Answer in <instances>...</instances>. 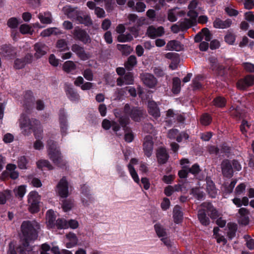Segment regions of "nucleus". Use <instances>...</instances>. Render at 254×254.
I'll use <instances>...</instances> for the list:
<instances>
[{
    "instance_id": "nucleus-1",
    "label": "nucleus",
    "mask_w": 254,
    "mask_h": 254,
    "mask_svg": "<svg viewBox=\"0 0 254 254\" xmlns=\"http://www.w3.org/2000/svg\"><path fill=\"white\" fill-rule=\"evenodd\" d=\"M23 240L34 241L38 238L40 226L35 220L24 221L21 225Z\"/></svg>"
},
{
    "instance_id": "nucleus-2",
    "label": "nucleus",
    "mask_w": 254,
    "mask_h": 254,
    "mask_svg": "<svg viewBox=\"0 0 254 254\" xmlns=\"http://www.w3.org/2000/svg\"><path fill=\"white\" fill-rule=\"evenodd\" d=\"M20 127L24 129V134L28 135L29 130L32 129L35 133L36 138L40 137V134L43 131L40 122L35 119H30L27 116L22 115L19 120Z\"/></svg>"
},
{
    "instance_id": "nucleus-3",
    "label": "nucleus",
    "mask_w": 254,
    "mask_h": 254,
    "mask_svg": "<svg viewBox=\"0 0 254 254\" xmlns=\"http://www.w3.org/2000/svg\"><path fill=\"white\" fill-rule=\"evenodd\" d=\"M40 197L36 191L31 192L28 195V209L32 213H36L39 210Z\"/></svg>"
},
{
    "instance_id": "nucleus-4",
    "label": "nucleus",
    "mask_w": 254,
    "mask_h": 254,
    "mask_svg": "<svg viewBox=\"0 0 254 254\" xmlns=\"http://www.w3.org/2000/svg\"><path fill=\"white\" fill-rule=\"evenodd\" d=\"M124 112L126 114H129L130 118L135 122H139L143 117L144 111L136 107L130 108L128 104L124 107Z\"/></svg>"
},
{
    "instance_id": "nucleus-5",
    "label": "nucleus",
    "mask_w": 254,
    "mask_h": 254,
    "mask_svg": "<svg viewBox=\"0 0 254 254\" xmlns=\"http://www.w3.org/2000/svg\"><path fill=\"white\" fill-rule=\"evenodd\" d=\"M49 158L53 163L59 167H62L65 165V162L63 159L61 153L58 149L48 151Z\"/></svg>"
},
{
    "instance_id": "nucleus-6",
    "label": "nucleus",
    "mask_w": 254,
    "mask_h": 254,
    "mask_svg": "<svg viewBox=\"0 0 254 254\" xmlns=\"http://www.w3.org/2000/svg\"><path fill=\"white\" fill-rule=\"evenodd\" d=\"M72 33L75 39L80 40L84 44L91 42V39L87 32L78 26L74 28Z\"/></svg>"
},
{
    "instance_id": "nucleus-7",
    "label": "nucleus",
    "mask_w": 254,
    "mask_h": 254,
    "mask_svg": "<svg viewBox=\"0 0 254 254\" xmlns=\"http://www.w3.org/2000/svg\"><path fill=\"white\" fill-rule=\"evenodd\" d=\"M56 191L62 197L65 198L68 196V183L65 177H63L58 184Z\"/></svg>"
},
{
    "instance_id": "nucleus-8",
    "label": "nucleus",
    "mask_w": 254,
    "mask_h": 254,
    "mask_svg": "<svg viewBox=\"0 0 254 254\" xmlns=\"http://www.w3.org/2000/svg\"><path fill=\"white\" fill-rule=\"evenodd\" d=\"M153 148V142L152 137L147 135L144 138L143 142V149L145 155L149 157L151 156Z\"/></svg>"
},
{
    "instance_id": "nucleus-9",
    "label": "nucleus",
    "mask_w": 254,
    "mask_h": 254,
    "mask_svg": "<svg viewBox=\"0 0 254 254\" xmlns=\"http://www.w3.org/2000/svg\"><path fill=\"white\" fill-rule=\"evenodd\" d=\"M141 78L145 85L150 88L154 87L157 83L156 78L152 74L149 73L142 74Z\"/></svg>"
},
{
    "instance_id": "nucleus-10",
    "label": "nucleus",
    "mask_w": 254,
    "mask_h": 254,
    "mask_svg": "<svg viewBox=\"0 0 254 254\" xmlns=\"http://www.w3.org/2000/svg\"><path fill=\"white\" fill-rule=\"evenodd\" d=\"M222 174L226 177L231 178L233 174V169L230 161L228 159L224 160L221 164Z\"/></svg>"
},
{
    "instance_id": "nucleus-11",
    "label": "nucleus",
    "mask_w": 254,
    "mask_h": 254,
    "mask_svg": "<svg viewBox=\"0 0 254 254\" xmlns=\"http://www.w3.org/2000/svg\"><path fill=\"white\" fill-rule=\"evenodd\" d=\"M34 50L35 51V57L39 59L46 55L49 50L48 46L44 43L39 42L35 44Z\"/></svg>"
},
{
    "instance_id": "nucleus-12",
    "label": "nucleus",
    "mask_w": 254,
    "mask_h": 254,
    "mask_svg": "<svg viewBox=\"0 0 254 254\" xmlns=\"http://www.w3.org/2000/svg\"><path fill=\"white\" fill-rule=\"evenodd\" d=\"M75 19L79 23L84 24L85 26L92 25V21L90 16L82 11H79Z\"/></svg>"
},
{
    "instance_id": "nucleus-13",
    "label": "nucleus",
    "mask_w": 254,
    "mask_h": 254,
    "mask_svg": "<svg viewBox=\"0 0 254 254\" xmlns=\"http://www.w3.org/2000/svg\"><path fill=\"white\" fill-rule=\"evenodd\" d=\"M213 26L217 29H226L229 28L232 24V21L230 19L223 20L219 18H216L213 23Z\"/></svg>"
},
{
    "instance_id": "nucleus-14",
    "label": "nucleus",
    "mask_w": 254,
    "mask_h": 254,
    "mask_svg": "<svg viewBox=\"0 0 254 254\" xmlns=\"http://www.w3.org/2000/svg\"><path fill=\"white\" fill-rule=\"evenodd\" d=\"M146 33L149 37L155 38L163 35L164 34V29L161 26L156 28L153 26H150L148 28Z\"/></svg>"
},
{
    "instance_id": "nucleus-15",
    "label": "nucleus",
    "mask_w": 254,
    "mask_h": 254,
    "mask_svg": "<svg viewBox=\"0 0 254 254\" xmlns=\"http://www.w3.org/2000/svg\"><path fill=\"white\" fill-rule=\"evenodd\" d=\"M72 52L75 53L77 56L82 60H87L89 57L85 53L84 48L76 44H73L71 47Z\"/></svg>"
},
{
    "instance_id": "nucleus-16",
    "label": "nucleus",
    "mask_w": 254,
    "mask_h": 254,
    "mask_svg": "<svg viewBox=\"0 0 254 254\" xmlns=\"http://www.w3.org/2000/svg\"><path fill=\"white\" fill-rule=\"evenodd\" d=\"M0 54L4 57H11L14 56L15 54V50L14 48L9 45H3L0 49Z\"/></svg>"
},
{
    "instance_id": "nucleus-17",
    "label": "nucleus",
    "mask_w": 254,
    "mask_h": 254,
    "mask_svg": "<svg viewBox=\"0 0 254 254\" xmlns=\"http://www.w3.org/2000/svg\"><path fill=\"white\" fill-rule=\"evenodd\" d=\"M166 49L169 51H181L184 49V46L179 41L172 40L169 41L166 46Z\"/></svg>"
},
{
    "instance_id": "nucleus-18",
    "label": "nucleus",
    "mask_w": 254,
    "mask_h": 254,
    "mask_svg": "<svg viewBox=\"0 0 254 254\" xmlns=\"http://www.w3.org/2000/svg\"><path fill=\"white\" fill-rule=\"evenodd\" d=\"M62 11L68 18L70 19H75L79 11L76 10V8H73L70 5L64 6L63 8Z\"/></svg>"
},
{
    "instance_id": "nucleus-19",
    "label": "nucleus",
    "mask_w": 254,
    "mask_h": 254,
    "mask_svg": "<svg viewBox=\"0 0 254 254\" xmlns=\"http://www.w3.org/2000/svg\"><path fill=\"white\" fill-rule=\"evenodd\" d=\"M38 17L40 22L43 24H50L53 22L52 14L49 11L39 13L38 15Z\"/></svg>"
},
{
    "instance_id": "nucleus-20",
    "label": "nucleus",
    "mask_w": 254,
    "mask_h": 254,
    "mask_svg": "<svg viewBox=\"0 0 254 254\" xmlns=\"http://www.w3.org/2000/svg\"><path fill=\"white\" fill-rule=\"evenodd\" d=\"M157 157L160 164H164L167 162L169 155L165 148H161L158 150Z\"/></svg>"
},
{
    "instance_id": "nucleus-21",
    "label": "nucleus",
    "mask_w": 254,
    "mask_h": 254,
    "mask_svg": "<svg viewBox=\"0 0 254 254\" xmlns=\"http://www.w3.org/2000/svg\"><path fill=\"white\" fill-rule=\"evenodd\" d=\"M203 208H206L208 212H210V216L212 219H216L219 216L217 211L213 207L212 205L207 202H203L201 204Z\"/></svg>"
},
{
    "instance_id": "nucleus-22",
    "label": "nucleus",
    "mask_w": 254,
    "mask_h": 254,
    "mask_svg": "<svg viewBox=\"0 0 254 254\" xmlns=\"http://www.w3.org/2000/svg\"><path fill=\"white\" fill-rule=\"evenodd\" d=\"M62 34V32L57 27H51L45 29L40 34L43 37H49L52 35H58Z\"/></svg>"
},
{
    "instance_id": "nucleus-23",
    "label": "nucleus",
    "mask_w": 254,
    "mask_h": 254,
    "mask_svg": "<svg viewBox=\"0 0 254 254\" xmlns=\"http://www.w3.org/2000/svg\"><path fill=\"white\" fill-rule=\"evenodd\" d=\"M148 112L149 114L154 117H158L160 115L159 108L154 101H149L148 104Z\"/></svg>"
},
{
    "instance_id": "nucleus-24",
    "label": "nucleus",
    "mask_w": 254,
    "mask_h": 254,
    "mask_svg": "<svg viewBox=\"0 0 254 254\" xmlns=\"http://www.w3.org/2000/svg\"><path fill=\"white\" fill-rule=\"evenodd\" d=\"M56 215L54 211L52 210H49L47 211L46 214V219L48 223V226L52 228L55 225Z\"/></svg>"
},
{
    "instance_id": "nucleus-25",
    "label": "nucleus",
    "mask_w": 254,
    "mask_h": 254,
    "mask_svg": "<svg viewBox=\"0 0 254 254\" xmlns=\"http://www.w3.org/2000/svg\"><path fill=\"white\" fill-rule=\"evenodd\" d=\"M198 218L200 222L204 226H207L209 224V219L207 217L204 209H201L198 211Z\"/></svg>"
},
{
    "instance_id": "nucleus-26",
    "label": "nucleus",
    "mask_w": 254,
    "mask_h": 254,
    "mask_svg": "<svg viewBox=\"0 0 254 254\" xmlns=\"http://www.w3.org/2000/svg\"><path fill=\"white\" fill-rule=\"evenodd\" d=\"M137 64L136 58L134 55L129 56L127 62L125 64L126 69L128 71L132 70L133 67Z\"/></svg>"
},
{
    "instance_id": "nucleus-27",
    "label": "nucleus",
    "mask_w": 254,
    "mask_h": 254,
    "mask_svg": "<svg viewBox=\"0 0 254 254\" xmlns=\"http://www.w3.org/2000/svg\"><path fill=\"white\" fill-rule=\"evenodd\" d=\"M66 236V238L70 241L69 243L66 244V247L67 248H70L77 245L78 239L75 234L74 233H69L67 234Z\"/></svg>"
},
{
    "instance_id": "nucleus-28",
    "label": "nucleus",
    "mask_w": 254,
    "mask_h": 254,
    "mask_svg": "<svg viewBox=\"0 0 254 254\" xmlns=\"http://www.w3.org/2000/svg\"><path fill=\"white\" fill-rule=\"evenodd\" d=\"M117 47L123 55L126 56L128 55L133 51L132 48L127 45L118 44Z\"/></svg>"
},
{
    "instance_id": "nucleus-29",
    "label": "nucleus",
    "mask_w": 254,
    "mask_h": 254,
    "mask_svg": "<svg viewBox=\"0 0 254 254\" xmlns=\"http://www.w3.org/2000/svg\"><path fill=\"white\" fill-rule=\"evenodd\" d=\"M206 189L210 196L212 198L215 197L217 193V190H216L214 184L212 181H207Z\"/></svg>"
},
{
    "instance_id": "nucleus-30",
    "label": "nucleus",
    "mask_w": 254,
    "mask_h": 254,
    "mask_svg": "<svg viewBox=\"0 0 254 254\" xmlns=\"http://www.w3.org/2000/svg\"><path fill=\"white\" fill-rule=\"evenodd\" d=\"M183 213L181 211V208L178 205L175 206L173 209V217L175 223H179L182 219Z\"/></svg>"
},
{
    "instance_id": "nucleus-31",
    "label": "nucleus",
    "mask_w": 254,
    "mask_h": 254,
    "mask_svg": "<svg viewBox=\"0 0 254 254\" xmlns=\"http://www.w3.org/2000/svg\"><path fill=\"white\" fill-rule=\"evenodd\" d=\"M231 114L234 117L241 119L245 116V112L243 111L240 107H237L236 108L231 107Z\"/></svg>"
},
{
    "instance_id": "nucleus-32",
    "label": "nucleus",
    "mask_w": 254,
    "mask_h": 254,
    "mask_svg": "<svg viewBox=\"0 0 254 254\" xmlns=\"http://www.w3.org/2000/svg\"><path fill=\"white\" fill-rule=\"evenodd\" d=\"M76 67V66L74 63L71 61L65 62L63 65V70L67 73H69L75 69Z\"/></svg>"
},
{
    "instance_id": "nucleus-33",
    "label": "nucleus",
    "mask_w": 254,
    "mask_h": 254,
    "mask_svg": "<svg viewBox=\"0 0 254 254\" xmlns=\"http://www.w3.org/2000/svg\"><path fill=\"white\" fill-rule=\"evenodd\" d=\"M181 90V80L178 77L173 79L172 92L174 94H178Z\"/></svg>"
},
{
    "instance_id": "nucleus-34",
    "label": "nucleus",
    "mask_w": 254,
    "mask_h": 254,
    "mask_svg": "<svg viewBox=\"0 0 254 254\" xmlns=\"http://www.w3.org/2000/svg\"><path fill=\"white\" fill-rule=\"evenodd\" d=\"M66 94L71 100H77L79 99V95L73 88L68 87L66 89Z\"/></svg>"
},
{
    "instance_id": "nucleus-35",
    "label": "nucleus",
    "mask_w": 254,
    "mask_h": 254,
    "mask_svg": "<svg viewBox=\"0 0 254 254\" xmlns=\"http://www.w3.org/2000/svg\"><path fill=\"white\" fill-rule=\"evenodd\" d=\"M56 47L59 49L61 51L68 50L67 42L65 39H61L57 41Z\"/></svg>"
},
{
    "instance_id": "nucleus-36",
    "label": "nucleus",
    "mask_w": 254,
    "mask_h": 254,
    "mask_svg": "<svg viewBox=\"0 0 254 254\" xmlns=\"http://www.w3.org/2000/svg\"><path fill=\"white\" fill-rule=\"evenodd\" d=\"M37 167L39 168H41L44 167H47L49 170L54 169V167L50 163V162L47 160H39L37 162Z\"/></svg>"
},
{
    "instance_id": "nucleus-37",
    "label": "nucleus",
    "mask_w": 254,
    "mask_h": 254,
    "mask_svg": "<svg viewBox=\"0 0 254 254\" xmlns=\"http://www.w3.org/2000/svg\"><path fill=\"white\" fill-rule=\"evenodd\" d=\"M178 23L180 24L181 30L187 29L194 24L191 20L188 18H185L183 21L179 22Z\"/></svg>"
},
{
    "instance_id": "nucleus-38",
    "label": "nucleus",
    "mask_w": 254,
    "mask_h": 254,
    "mask_svg": "<svg viewBox=\"0 0 254 254\" xmlns=\"http://www.w3.org/2000/svg\"><path fill=\"white\" fill-rule=\"evenodd\" d=\"M118 121L121 126L124 128L125 131L127 132L128 129V127H127V125L129 123V121L128 117L127 116L119 117Z\"/></svg>"
},
{
    "instance_id": "nucleus-39",
    "label": "nucleus",
    "mask_w": 254,
    "mask_h": 254,
    "mask_svg": "<svg viewBox=\"0 0 254 254\" xmlns=\"http://www.w3.org/2000/svg\"><path fill=\"white\" fill-rule=\"evenodd\" d=\"M228 226L229 228V231L228 232V236L230 239H232L236 235V232L237 231V226L236 225L234 224L229 223L228 224Z\"/></svg>"
},
{
    "instance_id": "nucleus-40",
    "label": "nucleus",
    "mask_w": 254,
    "mask_h": 254,
    "mask_svg": "<svg viewBox=\"0 0 254 254\" xmlns=\"http://www.w3.org/2000/svg\"><path fill=\"white\" fill-rule=\"evenodd\" d=\"M23 242L22 243V244L21 246L19 247L20 249V253H21V250H23L24 252L23 253L24 254H26L25 252H30L32 251V248L29 245V242L31 241H26V240H23Z\"/></svg>"
},
{
    "instance_id": "nucleus-41",
    "label": "nucleus",
    "mask_w": 254,
    "mask_h": 254,
    "mask_svg": "<svg viewBox=\"0 0 254 254\" xmlns=\"http://www.w3.org/2000/svg\"><path fill=\"white\" fill-rule=\"evenodd\" d=\"M28 161L24 156L20 157L17 161L18 167L21 169H25L27 168L26 165Z\"/></svg>"
},
{
    "instance_id": "nucleus-42",
    "label": "nucleus",
    "mask_w": 254,
    "mask_h": 254,
    "mask_svg": "<svg viewBox=\"0 0 254 254\" xmlns=\"http://www.w3.org/2000/svg\"><path fill=\"white\" fill-rule=\"evenodd\" d=\"M155 229L159 237H165L167 236V234L166 230L164 229L160 224H156L155 225Z\"/></svg>"
},
{
    "instance_id": "nucleus-43",
    "label": "nucleus",
    "mask_w": 254,
    "mask_h": 254,
    "mask_svg": "<svg viewBox=\"0 0 254 254\" xmlns=\"http://www.w3.org/2000/svg\"><path fill=\"white\" fill-rule=\"evenodd\" d=\"M133 40V37L130 34L126 35L121 34L118 36V40L120 42H126L131 41Z\"/></svg>"
},
{
    "instance_id": "nucleus-44",
    "label": "nucleus",
    "mask_w": 254,
    "mask_h": 254,
    "mask_svg": "<svg viewBox=\"0 0 254 254\" xmlns=\"http://www.w3.org/2000/svg\"><path fill=\"white\" fill-rule=\"evenodd\" d=\"M19 31L23 34H32L31 27L26 24H22L19 27Z\"/></svg>"
},
{
    "instance_id": "nucleus-45",
    "label": "nucleus",
    "mask_w": 254,
    "mask_h": 254,
    "mask_svg": "<svg viewBox=\"0 0 254 254\" xmlns=\"http://www.w3.org/2000/svg\"><path fill=\"white\" fill-rule=\"evenodd\" d=\"M10 195V192L9 190H5L0 192V204H3L6 202V199Z\"/></svg>"
},
{
    "instance_id": "nucleus-46",
    "label": "nucleus",
    "mask_w": 254,
    "mask_h": 254,
    "mask_svg": "<svg viewBox=\"0 0 254 254\" xmlns=\"http://www.w3.org/2000/svg\"><path fill=\"white\" fill-rule=\"evenodd\" d=\"M214 105L218 107H223L225 105L226 100L221 97H218L213 100Z\"/></svg>"
},
{
    "instance_id": "nucleus-47",
    "label": "nucleus",
    "mask_w": 254,
    "mask_h": 254,
    "mask_svg": "<svg viewBox=\"0 0 254 254\" xmlns=\"http://www.w3.org/2000/svg\"><path fill=\"white\" fill-rule=\"evenodd\" d=\"M15 195L20 197H23L26 192V188L25 186H20L17 189L14 190Z\"/></svg>"
},
{
    "instance_id": "nucleus-48",
    "label": "nucleus",
    "mask_w": 254,
    "mask_h": 254,
    "mask_svg": "<svg viewBox=\"0 0 254 254\" xmlns=\"http://www.w3.org/2000/svg\"><path fill=\"white\" fill-rule=\"evenodd\" d=\"M191 193L198 200H201L204 195L203 191H200L197 188L192 189L191 190Z\"/></svg>"
},
{
    "instance_id": "nucleus-49",
    "label": "nucleus",
    "mask_w": 254,
    "mask_h": 254,
    "mask_svg": "<svg viewBox=\"0 0 254 254\" xmlns=\"http://www.w3.org/2000/svg\"><path fill=\"white\" fill-rule=\"evenodd\" d=\"M56 226L59 229H65L68 228L67 222L62 219H59L56 221Z\"/></svg>"
},
{
    "instance_id": "nucleus-50",
    "label": "nucleus",
    "mask_w": 254,
    "mask_h": 254,
    "mask_svg": "<svg viewBox=\"0 0 254 254\" xmlns=\"http://www.w3.org/2000/svg\"><path fill=\"white\" fill-rule=\"evenodd\" d=\"M128 168L129 170L130 173L134 181L136 182V183H138L139 181V179L133 167L131 165H130V164H129L128 165Z\"/></svg>"
},
{
    "instance_id": "nucleus-51",
    "label": "nucleus",
    "mask_w": 254,
    "mask_h": 254,
    "mask_svg": "<svg viewBox=\"0 0 254 254\" xmlns=\"http://www.w3.org/2000/svg\"><path fill=\"white\" fill-rule=\"evenodd\" d=\"M84 77L89 81H92L93 79V74L92 70L87 68L84 70L82 73Z\"/></svg>"
},
{
    "instance_id": "nucleus-52",
    "label": "nucleus",
    "mask_w": 254,
    "mask_h": 254,
    "mask_svg": "<svg viewBox=\"0 0 254 254\" xmlns=\"http://www.w3.org/2000/svg\"><path fill=\"white\" fill-rule=\"evenodd\" d=\"M73 206V203L70 200H64L63 201L62 208L64 211L70 210Z\"/></svg>"
},
{
    "instance_id": "nucleus-53",
    "label": "nucleus",
    "mask_w": 254,
    "mask_h": 254,
    "mask_svg": "<svg viewBox=\"0 0 254 254\" xmlns=\"http://www.w3.org/2000/svg\"><path fill=\"white\" fill-rule=\"evenodd\" d=\"M125 84L126 85L132 84L133 83V75L131 72L127 73L124 77Z\"/></svg>"
},
{
    "instance_id": "nucleus-54",
    "label": "nucleus",
    "mask_w": 254,
    "mask_h": 254,
    "mask_svg": "<svg viewBox=\"0 0 254 254\" xmlns=\"http://www.w3.org/2000/svg\"><path fill=\"white\" fill-rule=\"evenodd\" d=\"M178 8L169 9L168 12V19L171 22H174L177 20V17L174 11Z\"/></svg>"
},
{
    "instance_id": "nucleus-55",
    "label": "nucleus",
    "mask_w": 254,
    "mask_h": 254,
    "mask_svg": "<svg viewBox=\"0 0 254 254\" xmlns=\"http://www.w3.org/2000/svg\"><path fill=\"white\" fill-rule=\"evenodd\" d=\"M211 121V118L207 114H204L200 119V122L204 126L208 125L210 123Z\"/></svg>"
},
{
    "instance_id": "nucleus-56",
    "label": "nucleus",
    "mask_w": 254,
    "mask_h": 254,
    "mask_svg": "<svg viewBox=\"0 0 254 254\" xmlns=\"http://www.w3.org/2000/svg\"><path fill=\"white\" fill-rule=\"evenodd\" d=\"M18 21L16 18L12 17L7 21V25L11 28H15L17 27Z\"/></svg>"
},
{
    "instance_id": "nucleus-57",
    "label": "nucleus",
    "mask_w": 254,
    "mask_h": 254,
    "mask_svg": "<svg viewBox=\"0 0 254 254\" xmlns=\"http://www.w3.org/2000/svg\"><path fill=\"white\" fill-rule=\"evenodd\" d=\"M187 15L190 17V20L194 24L196 23V19L198 16V13L194 10H190L187 13Z\"/></svg>"
},
{
    "instance_id": "nucleus-58",
    "label": "nucleus",
    "mask_w": 254,
    "mask_h": 254,
    "mask_svg": "<svg viewBox=\"0 0 254 254\" xmlns=\"http://www.w3.org/2000/svg\"><path fill=\"white\" fill-rule=\"evenodd\" d=\"M225 40L229 44L232 45L235 40V36L231 33H228L225 36Z\"/></svg>"
},
{
    "instance_id": "nucleus-59",
    "label": "nucleus",
    "mask_w": 254,
    "mask_h": 254,
    "mask_svg": "<svg viewBox=\"0 0 254 254\" xmlns=\"http://www.w3.org/2000/svg\"><path fill=\"white\" fill-rule=\"evenodd\" d=\"M214 70L217 71V74L220 76H223L226 73V68L221 64H218Z\"/></svg>"
},
{
    "instance_id": "nucleus-60",
    "label": "nucleus",
    "mask_w": 254,
    "mask_h": 254,
    "mask_svg": "<svg viewBox=\"0 0 254 254\" xmlns=\"http://www.w3.org/2000/svg\"><path fill=\"white\" fill-rule=\"evenodd\" d=\"M143 129L144 132L148 133H153L155 131L152 125L149 123L145 124Z\"/></svg>"
},
{
    "instance_id": "nucleus-61",
    "label": "nucleus",
    "mask_w": 254,
    "mask_h": 254,
    "mask_svg": "<svg viewBox=\"0 0 254 254\" xmlns=\"http://www.w3.org/2000/svg\"><path fill=\"white\" fill-rule=\"evenodd\" d=\"M202 78L201 76H198L192 80V85L194 89H198L201 87V84L199 81Z\"/></svg>"
},
{
    "instance_id": "nucleus-62",
    "label": "nucleus",
    "mask_w": 254,
    "mask_h": 254,
    "mask_svg": "<svg viewBox=\"0 0 254 254\" xmlns=\"http://www.w3.org/2000/svg\"><path fill=\"white\" fill-rule=\"evenodd\" d=\"M237 87L240 90H245L248 86L244 78L241 79L236 83Z\"/></svg>"
},
{
    "instance_id": "nucleus-63",
    "label": "nucleus",
    "mask_w": 254,
    "mask_h": 254,
    "mask_svg": "<svg viewBox=\"0 0 254 254\" xmlns=\"http://www.w3.org/2000/svg\"><path fill=\"white\" fill-rule=\"evenodd\" d=\"M247 85L248 87L252 86L254 84V76L252 75H248L245 78Z\"/></svg>"
},
{
    "instance_id": "nucleus-64",
    "label": "nucleus",
    "mask_w": 254,
    "mask_h": 254,
    "mask_svg": "<svg viewBox=\"0 0 254 254\" xmlns=\"http://www.w3.org/2000/svg\"><path fill=\"white\" fill-rule=\"evenodd\" d=\"M243 66L247 72H254V64L245 63L243 64Z\"/></svg>"
}]
</instances>
